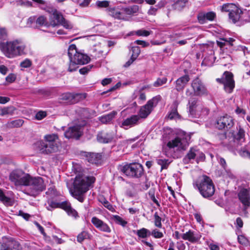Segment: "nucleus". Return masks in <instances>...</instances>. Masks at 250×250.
Instances as JSON below:
<instances>
[{
	"instance_id": "nucleus-1",
	"label": "nucleus",
	"mask_w": 250,
	"mask_h": 250,
	"mask_svg": "<svg viewBox=\"0 0 250 250\" xmlns=\"http://www.w3.org/2000/svg\"><path fill=\"white\" fill-rule=\"evenodd\" d=\"M25 45L21 40L0 43V49L8 58H12L25 53Z\"/></svg>"
},
{
	"instance_id": "nucleus-2",
	"label": "nucleus",
	"mask_w": 250,
	"mask_h": 250,
	"mask_svg": "<svg viewBox=\"0 0 250 250\" xmlns=\"http://www.w3.org/2000/svg\"><path fill=\"white\" fill-rule=\"evenodd\" d=\"M61 143L56 134H48L44 136V142H40L39 148L41 153L49 154L59 151Z\"/></svg>"
},
{
	"instance_id": "nucleus-3",
	"label": "nucleus",
	"mask_w": 250,
	"mask_h": 250,
	"mask_svg": "<svg viewBox=\"0 0 250 250\" xmlns=\"http://www.w3.org/2000/svg\"><path fill=\"white\" fill-rule=\"evenodd\" d=\"M193 186L198 189L201 195L205 198L211 197L215 192V187L212 180L206 175L202 176L194 182Z\"/></svg>"
},
{
	"instance_id": "nucleus-4",
	"label": "nucleus",
	"mask_w": 250,
	"mask_h": 250,
	"mask_svg": "<svg viewBox=\"0 0 250 250\" xmlns=\"http://www.w3.org/2000/svg\"><path fill=\"white\" fill-rule=\"evenodd\" d=\"M26 186L25 193L30 196L35 197L45 188L43 179L41 177H32L30 175Z\"/></svg>"
},
{
	"instance_id": "nucleus-5",
	"label": "nucleus",
	"mask_w": 250,
	"mask_h": 250,
	"mask_svg": "<svg viewBox=\"0 0 250 250\" xmlns=\"http://www.w3.org/2000/svg\"><path fill=\"white\" fill-rule=\"evenodd\" d=\"M119 169L126 176L131 178H139L144 172L143 166L139 163L120 165Z\"/></svg>"
},
{
	"instance_id": "nucleus-6",
	"label": "nucleus",
	"mask_w": 250,
	"mask_h": 250,
	"mask_svg": "<svg viewBox=\"0 0 250 250\" xmlns=\"http://www.w3.org/2000/svg\"><path fill=\"white\" fill-rule=\"evenodd\" d=\"M95 181L93 176H77L73 183V188L70 190L86 192Z\"/></svg>"
},
{
	"instance_id": "nucleus-7",
	"label": "nucleus",
	"mask_w": 250,
	"mask_h": 250,
	"mask_svg": "<svg viewBox=\"0 0 250 250\" xmlns=\"http://www.w3.org/2000/svg\"><path fill=\"white\" fill-rule=\"evenodd\" d=\"M68 55L70 61L78 64H84L90 61V58L86 55L77 51L75 44H71L68 49Z\"/></svg>"
},
{
	"instance_id": "nucleus-8",
	"label": "nucleus",
	"mask_w": 250,
	"mask_h": 250,
	"mask_svg": "<svg viewBox=\"0 0 250 250\" xmlns=\"http://www.w3.org/2000/svg\"><path fill=\"white\" fill-rule=\"evenodd\" d=\"M137 5H133L127 8H122L120 11L115 8L110 10L111 15L115 19L124 21H128L130 17L138 11Z\"/></svg>"
},
{
	"instance_id": "nucleus-9",
	"label": "nucleus",
	"mask_w": 250,
	"mask_h": 250,
	"mask_svg": "<svg viewBox=\"0 0 250 250\" xmlns=\"http://www.w3.org/2000/svg\"><path fill=\"white\" fill-rule=\"evenodd\" d=\"M29 176V174L22 170H16L10 173L9 179L16 186H26Z\"/></svg>"
},
{
	"instance_id": "nucleus-10",
	"label": "nucleus",
	"mask_w": 250,
	"mask_h": 250,
	"mask_svg": "<svg viewBox=\"0 0 250 250\" xmlns=\"http://www.w3.org/2000/svg\"><path fill=\"white\" fill-rule=\"evenodd\" d=\"M233 76V74L231 72L226 71L222 78L216 79L218 82L224 84L225 90L229 93L232 91L235 86Z\"/></svg>"
},
{
	"instance_id": "nucleus-11",
	"label": "nucleus",
	"mask_w": 250,
	"mask_h": 250,
	"mask_svg": "<svg viewBox=\"0 0 250 250\" xmlns=\"http://www.w3.org/2000/svg\"><path fill=\"white\" fill-rule=\"evenodd\" d=\"M158 103L157 98H153L149 100L144 106L141 107L137 115L139 119H146L150 114L153 107L156 105Z\"/></svg>"
},
{
	"instance_id": "nucleus-12",
	"label": "nucleus",
	"mask_w": 250,
	"mask_h": 250,
	"mask_svg": "<svg viewBox=\"0 0 250 250\" xmlns=\"http://www.w3.org/2000/svg\"><path fill=\"white\" fill-rule=\"evenodd\" d=\"M239 200L244 206L243 211L248 214L247 209L250 207V194L249 191L245 188L241 189L238 194Z\"/></svg>"
},
{
	"instance_id": "nucleus-13",
	"label": "nucleus",
	"mask_w": 250,
	"mask_h": 250,
	"mask_svg": "<svg viewBox=\"0 0 250 250\" xmlns=\"http://www.w3.org/2000/svg\"><path fill=\"white\" fill-rule=\"evenodd\" d=\"M188 146V143L186 139L179 137H177L174 139L169 141L167 144V146L169 148H174L177 147L178 150H185Z\"/></svg>"
},
{
	"instance_id": "nucleus-14",
	"label": "nucleus",
	"mask_w": 250,
	"mask_h": 250,
	"mask_svg": "<svg viewBox=\"0 0 250 250\" xmlns=\"http://www.w3.org/2000/svg\"><path fill=\"white\" fill-rule=\"evenodd\" d=\"M83 125H76L70 126L64 132V135L67 138L79 139L82 135L81 128Z\"/></svg>"
},
{
	"instance_id": "nucleus-15",
	"label": "nucleus",
	"mask_w": 250,
	"mask_h": 250,
	"mask_svg": "<svg viewBox=\"0 0 250 250\" xmlns=\"http://www.w3.org/2000/svg\"><path fill=\"white\" fill-rule=\"evenodd\" d=\"M191 86L196 96H202L207 94V90L201 81L198 78L193 80Z\"/></svg>"
},
{
	"instance_id": "nucleus-16",
	"label": "nucleus",
	"mask_w": 250,
	"mask_h": 250,
	"mask_svg": "<svg viewBox=\"0 0 250 250\" xmlns=\"http://www.w3.org/2000/svg\"><path fill=\"white\" fill-rule=\"evenodd\" d=\"M233 125L232 117L228 115L220 117L217 121V127L219 129H230Z\"/></svg>"
},
{
	"instance_id": "nucleus-17",
	"label": "nucleus",
	"mask_w": 250,
	"mask_h": 250,
	"mask_svg": "<svg viewBox=\"0 0 250 250\" xmlns=\"http://www.w3.org/2000/svg\"><path fill=\"white\" fill-rule=\"evenodd\" d=\"M83 97L81 94H75L71 93H65L62 94L60 96V99L63 101H65L66 103L70 104H75Z\"/></svg>"
},
{
	"instance_id": "nucleus-18",
	"label": "nucleus",
	"mask_w": 250,
	"mask_h": 250,
	"mask_svg": "<svg viewBox=\"0 0 250 250\" xmlns=\"http://www.w3.org/2000/svg\"><path fill=\"white\" fill-rule=\"evenodd\" d=\"M91 222L100 231L106 233H110L111 231L110 228L107 224L96 217L92 218Z\"/></svg>"
},
{
	"instance_id": "nucleus-19",
	"label": "nucleus",
	"mask_w": 250,
	"mask_h": 250,
	"mask_svg": "<svg viewBox=\"0 0 250 250\" xmlns=\"http://www.w3.org/2000/svg\"><path fill=\"white\" fill-rule=\"evenodd\" d=\"M64 20V18L62 14L55 9L50 17V26L55 27L60 25Z\"/></svg>"
},
{
	"instance_id": "nucleus-20",
	"label": "nucleus",
	"mask_w": 250,
	"mask_h": 250,
	"mask_svg": "<svg viewBox=\"0 0 250 250\" xmlns=\"http://www.w3.org/2000/svg\"><path fill=\"white\" fill-rule=\"evenodd\" d=\"M190 80L188 75H185L178 78L175 82V88L179 92L182 91Z\"/></svg>"
},
{
	"instance_id": "nucleus-21",
	"label": "nucleus",
	"mask_w": 250,
	"mask_h": 250,
	"mask_svg": "<svg viewBox=\"0 0 250 250\" xmlns=\"http://www.w3.org/2000/svg\"><path fill=\"white\" fill-rule=\"evenodd\" d=\"M216 17L215 12L210 11L208 12H200L197 16V19L200 23L203 24L207 21H212Z\"/></svg>"
},
{
	"instance_id": "nucleus-22",
	"label": "nucleus",
	"mask_w": 250,
	"mask_h": 250,
	"mask_svg": "<svg viewBox=\"0 0 250 250\" xmlns=\"http://www.w3.org/2000/svg\"><path fill=\"white\" fill-rule=\"evenodd\" d=\"M139 121V117L137 115H133L125 120L122 124V126L126 129L128 127L138 125Z\"/></svg>"
},
{
	"instance_id": "nucleus-23",
	"label": "nucleus",
	"mask_w": 250,
	"mask_h": 250,
	"mask_svg": "<svg viewBox=\"0 0 250 250\" xmlns=\"http://www.w3.org/2000/svg\"><path fill=\"white\" fill-rule=\"evenodd\" d=\"M97 140L100 143H108L113 139V135L111 133L101 132L97 135Z\"/></svg>"
},
{
	"instance_id": "nucleus-24",
	"label": "nucleus",
	"mask_w": 250,
	"mask_h": 250,
	"mask_svg": "<svg viewBox=\"0 0 250 250\" xmlns=\"http://www.w3.org/2000/svg\"><path fill=\"white\" fill-rule=\"evenodd\" d=\"M181 238L185 240H188L191 243H194L200 239L199 235L195 234L193 231L189 230L181 235Z\"/></svg>"
},
{
	"instance_id": "nucleus-25",
	"label": "nucleus",
	"mask_w": 250,
	"mask_h": 250,
	"mask_svg": "<svg viewBox=\"0 0 250 250\" xmlns=\"http://www.w3.org/2000/svg\"><path fill=\"white\" fill-rule=\"evenodd\" d=\"M61 208L64 209L69 215L74 218H77L78 216L77 212L71 208L70 203L67 202H62L61 203Z\"/></svg>"
},
{
	"instance_id": "nucleus-26",
	"label": "nucleus",
	"mask_w": 250,
	"mask_h": 250,
	"mask_svg": "<svg viewBox=\"0 0 250 250\" xmlns=\"http://www.w3.org/2000/svg\"><path fill=\"white\" fill-rule=\"evenodd\" d=\"M87 161L91 164H98L101 159V155L99 153H88L86 155Z\"/></svg>"
},
{
	"instance_id": "nucleus-27",
	"label": "nucleus",
	"mask_w": 250,
	"mask_h": 250,
	"mask_svg": "<svg viewBox=\"0 0 250 250\" xmlns=\"http://www.w3.org/2000/svg\"><path fill=\"white\" fill-rule=\"evenodd\" d=\"M6 243L9 250H21L22 249L20 243L13 238L9 239Z\"/></svg>"
},
{
	"instance_id": "nucleus-28",
	"label": "nucleus",
	"mask_w": 250,
	"mask_h": 250,
	"mask_svg": "<svg viewBox=\"0 0 250 250\" xmlns=\"http://www.w3.org/2000/svg\"><path fill=\"white\" fill-rule=\"evenodd\" d=\"M117 114V111H112L106 115L99 117V120L103 124H108L109 123L113 120V119L115 118Z\"/></svg>"
},
{
	"instance_id": "nucleus-29",
	"label": "nucleus",
	"mask_w": 250,
	"mask_h": 250,
	"mask_svg": "<svg viewBox=\"0 0 250 250\" xmlns=\"http://www.w3.org/2000/svg\"><path fill=\"white\" fill-rule=\"evenodd\" d=\"M179 103L177 101H174L172 105V108L170 112L168 115V118L170 119L178 118L179 117V114L177 112V107Z\"/></svg>"
},
{
	"instance_id": "nucleus-30",
	"label": "nucleus",
	"mask_w": 250,
	"mask_h": 250,
	"mask_svg": "<svg viewBox=\"0 0 250 250\" xmlns=\"http://www.w3.org/2000/svg\"><path fill=\"white\" fill-rule=\"evenodd\" d=\"M242 13V11L237 7L236 10L229 14V19L232 21V22L236 23L239 20Z\"/></svg>"
},
{
	"instance_id": "nucleus-31",
	"label": "nucleus",
	"mask_w": 250,
	"mask_h": 250,
	"mask_svg": "<svg viewBox=\"0 0 250 250\" xmlns=\"http://www.w3.org/2000/svg\"><path fill=\"white\" fill-rule=\"evenodd\" d=\"M237 6L233 3H225L220 7L222 12H229V13L237 10Z\"/></svg>"
},
{
	"instance_id": "nucleus-32",
	"label": "nucleus",
	"mask_w": 250,
	"mask_h": 250,
	"mask_svg": "<svg viewBox=\"0 0 250 250\" xmlns=\"http://www.w3.org/2000/svg\"><path fill=\"white\" fill-rule=\"evenodd\" d=\"M196 150L191 148L187 154L184 158L183 161L184 164H188L191 162L192 160H194L196 157Z\"/></svg>"
},
{
	"instance_id": "nucleus-33",
	"label": "nucleus",
	"mask_w": 250,
	"mask_h": 250,
	"mask_svg": "<svg viewBox=\"0 0 250 250\" xmlns=\"http://www.w3.org/2000/svg\"><path fill=\"white\" fill-rule=\"evenodd\" d=\"M44 26L47 27L50 26V23L47 21L46 18L43 16H40L36 21V27Z\"/></svg>"
},
{
	"instance_id": "nucleus-34",
	"label": "nucleus",
	"mask_w": 250,
	"mask_h": 250,
	"mask_svg": "<svg viewBox=\"0 0 250 250\" xmlns=\"http://www.w3.org/2000/svg\"><path fill=\"white\" fill-rule=\"evenodd\" d=\"M24 123L23 120L21 119H17L8 122L6 126L8 128L20 127Z\"/></svg>"
},
{
	"instance_id": "nucleus-35",
	"label": "nucleus",
	"mask_w": 250,
	"mask_h": 250,
	"mask_svg": "<svg viewBox=\"0 0 250 250\" xmlns=\"http://www.w3.org/2000/svg\"><path fill=\"white\" fill-rule=\"evenodd\" d=\"M0 200L6 206H11L13 205V200L5 196L1 189H0Z\"/></svg>"
},
{
	"instance_id": "nucleus-36",
	"label": "nucleus",
	"mask_w": 250,
	"mask_h": 250,
	"mask_svg": "<svg viewBox=\"0 0 250 250\" xmlns=\"http://www.w3.org/2000/svg\"><path fill=\"white\" fill-rule=\"evenodd\" d=\"M15 110L16 108L12 106L0 108V116L12 115L14 114Z\"/></svg>"
},
{
	"instance_id": "nucleus-37",
	"label": "nucleus",
	"mask_w": 250,
	"mask_h": 250,
	"mask_svg": "<svg viewBox=\"0 0 250 250\" xmlns=\"http://www.w3.org/2000/svg\"><path fill=\"white\" fill-rule=\"evenodd\" d=\"M188 1V0H178L173 4V7L175 10L181 11L185 7Z\"/></svg>"
},
{
	"instance_id": "nucleus-38",
	"label": "nucleus",
	"mask_w": 250,
	"mask_h": 250,
	"mask_svg": "<svg viewBox=\"0 0 250 250\" xmlns=\"http://www.w3.org/2000/svg\"><path fill=\"white\" fill-rule=\"evenodd\" d=\"M135 233L140 238H146L150 235V231L146 228L137 230L135 231Z\"/></svg>"
},
{
	"instance_id": "nucleus-39",
	"label": "nucleus",
	"mask_w": 250,
	"mask_h": 250,
	"mask_svg": "<svg viewBox=\"0 0 250 250\" xmlns=\"http://www.w3.org/2000/svg\"><path fill=\"white\" fill-rule=\"evenodd\" d=\"M71 195L74 197L76 199H77L80 202H83L84 200V198L83 196V194L85 192H81L79 191H73L70 190Z\"/></svg>"
},
{
	"instance_id": "nucleus-40",
	"label": "nucleus",
	"mask_w": 250,
	"mask_h": 250,
	"mask_svg": "<svg viewBox=\"0 0 250 250\" xmlns=\"http://www.w3.org/2000/svg\"><path fill=\"white\" fill-rule=\"evenodd\" d=\"M157 163L161 166V170L164 169H167L170 164V162L168 159H156Z\"/></svg>"
},
{
	"instance_id": "nucleus-41",
	"label": "nucleus",
	"mask_w": 250,
	"mask_h": 250,
	"mask_svg": "<svg viewBox=\"0 0 250 250\" xmlns=\"http://www.w3.org/2000/svg\"><path fill=\"white\" fill-rule=\"evenodd\" d=\"M112 218L116 224L123 227H125L127 223V221L118 215H113Z\"/></svg>"
},
{
	"instance_id": "nucleus-42",
	"label": "nucleus",
	"mask_w": 250,
	"mask_h": 250,
	"mask_svg": "<svg viewBox=\"0 0 250 250\" xmlns=\"http://www.w3.org/2000/svg\"><path fill=\"white\" fill-rule=\"evenodd\" d=\"M8 36L7 29L3 27L0 26V43L1 42L5 40Z\"/></svg>"
},
{
	"instance_id": "nucleus-43",
	"label": "nucleus",
	"mask_w": 250,
	"mask_h": 250,
	"mask_svg": "<svg viewBox=\"0 0 250 250\" xmlns=\"http://www.w3.org/2000/svg\"><path fill=\"white\" fill-rule=\"evenodd\" d=\"M197 99L194 97H191L188 101V104L189 107V110L190 112L192 111L194 108L197 105Z\"/></svg>"
},
{
	"instance_id": "nucleus-44",
	"label": "nucleus",
	"mask_w": 250,
	"mask_h": 250,
	"mask_svg": "<svg viewBox=\"0 0 250 250\" xmlns=\"http://www.w3.org/2000/svg\"><path fill=\"white\" fill-rule=\"evenodd\" d=\"M154 225L155 227L158 228H161L162 227V224L161 223L162 218L158 215L157 212H155L154 215Z\"/></svg>"
},
{
	"instance_id": "nucleus-45",
	"label": "nucleus",
	"mask_w": 250,
	"mask_h": 250,
	"mask_svg": "<svg viewBox=\"0 0 250 250\" xmlns=\"http://www.w3.org/2000/svg\"><path fill=\"white\" fill-rule=\"evenodd\" d=\"M88 237V232L85 231H83L77 236V241L79 243H82Z\"/></svg>"
},
{
	"instance_id": "nucleus-46",
	"label": "nucleus",
	"mask_w": 250,
	"mask_h": 250,
	"mask_svg": "<svg viewBox=\"0 0 250 250\" xmlns=\"http://www.w3.org/2000/svg\"><path fill=\"white\" fill-rule=\"evenodd\" d=\"M77 112L80 114V115L85 118H87L89 117V113L86 108H81L77 110Z\"/></svg>"
},
{
	"instance_id": "nucleus-47",
	"label": "nucleus",
	"mask_w": 250,
	"mask_h": 250,
	"mask_svg": "<svg viewBox=\"0 0 250 250\" xmlns=\"http://www.w3.org/2000/svg\"><path fill=\"white\" fill-rule=\"evenodd\" d=\"M150 235L155 238H161L164 236L163 233L157 229H154L150 231Z\"/></svg>"
},
{
	"instance_id": "nucleus-48",
	"label": "nucleus",
	"mask_w": 250,
	"mask_h": 250,
	"mask_svg": "<svg viewBox=\"0 0 250 250\" xmlns=\"http://www.w3.org/2000/svg\"><path fill=\"white\" fill-rule=\"evenodd\" d=\"M61 203H59L54 201L48 202V206L47 207V209L49 210H51L52 208H61Z\"/></svg>"
},
{
	"instance_id": "nucleus-49",
	"label": "nucleus",
	"mask_w": 250,
	"mask_h": 250,
	"mask_svg": "<svg viewBox=\"0 0 250 250\" xmlns=\"http://www.w3.org/2000/svg\"><path fill=\"white\" fill-rule=\"evenodd\" d=\"M245 131L241 128H240L237 134L236 138L237 140L243 142L244 141Z\"/></svg>"
},
{
	"instance_id": "nucleus-50",
	"label": "nucleus",
	"mask_w": 250,
	"mask_h": 250,
	"mask_svg": "<svg viewBox=\"0 0 250 250\" xmlns=\"http://www.w3.org/2000/svg\"><path fill=\"white\" fill-rule=\"evenodd\" d=\"M167 82V79L165 77L163 78L162 79L158 78L156 81L154 83L153 85L155 87H158L162 85L163 84L166 83Z\"/></svg>"
},
{
	"instance_id": "nucleus-51",
	"label": "nucleus",
	"mask_w": 250,
	"mask_h": 250,
	"mask_svg": "<svg viewBox=\"0 0 250 250\" xmlns=\"http://www.w3.org/2000/svg\"><path fill=\"white\" fill-rule=\"evenodd\" d=\"M132 55L131 57H132L134 59H137L138 56L140 53V49L139 47L138 46H134L132 48Z\"/></svg>"
},
{
	"instance_id": "nucleus-52",
	"label": "nucleus",
	"mask_w": 250,
	"mask_h": 250,
	"mask_svg": "<svg viewBox=\"0 0 250 250\" xmlns=\"http://www.w3.org/2000/svg\"><path fill=\"white\" fill-rule=\"evenodd\" d=\"M61 25H62L65 28L67 29H71L73 27L72 24L70 21L66 20L65 19L61 24Z\"/></svg>"
},
{
	"instance_id": "nucleus-53",
	"label": "nucleus",
	"mask_w": 250,
	"mask_h": 250,
	"mask_svg": "<svg viewBox=\"0 0 250 250\" xmlns=\"http://www.w3.org/2000/svg\"><path fill=\"white\" fill-rule=\"evenodd\" d=\"M136 34L140 36L147 37L150 34V32L145 30H139L136 32Z\"/></svg>"
},
{
	"instance_id": "nucleus-54",
	"label": "nucleus",
	"mask_w": 250,
	"mask_h": 250,
	"mask_svg": "<svg viewBox=\"0 0 250 250\" xmlns=\"http://www.w3.org/2000/svg\"><path fill=\"white\" fill-rule=\"evenodd\" d=\"M109 2L107 0L98 1L96 2V5L99 7H107L109 6Z\"/></svg>"
},
{
	"instance_id": "nucleus-55",
	"label": "nucleus",
	"mask_w": 250,
	"mask_h": 250,
	"mask_svg": "<svg viewBox=\"0 0 250 250\" xmlns=\"http://www.w3.org/2000/svg\"><path fill=\"white\" fill-rule=\"evenodd\" d=\"M46 113L45 112L42 111H40L38 112L36 114L35 118H36V119H37L38 120H41L43 118L46 117Z\"/></svg>"
},
{
	"instance_id": "nucleus-56",
	"label": "nucleus",
	"mask_w": 250,
	"mask_h": 250,
	"mask_svg": "<svg viewBox=\"0 0 250 250\" xmlns=\"http://www.w3.org/2000/svg\"><path fill=\"white\" fill-rule=\"evenodd\" d=\"M161 7V6L160 4L156 5L155 7H151L148 12V14L149 15H155L158 9H159Z\"/></svg>"
},
{
	"instance_id": "nucleus-57",
	"label": "nucleus",
	"mask_w": 250,
	"mask_h": 250,
	"mask_svg": "<svg viewBox=\"0 0 250 250\" xmlns=\"http://www.w3.org/2000/svg\"><path fill=\"white\" fill-rule=\"evenodd\" d=\"M20 65L22 67L28 68L31 65V62L28 59H26L21 62Z\"/></svg>"
},
{
	"instance_id": "nucleus-58",
	"label": "nucleus",
	"mask_w": 250,
	"mask_h": 250,
	"mask_svg": "<svg viewBox=\"0 0 250 250\" xmlns=\"http://www.w3.org/2000/svg\"><path fill=\"white\" fill-rule=\"evenodd\" d=\"M78 64L77 63H74L73 62L70 61V64L68 67V71L69 72H73L74 71H76L77 67L76 66V65Z\"/></svg>"
},
{
	"instance_id": "nucleus-59",
	"label": "nucleus",
	"mask_w": 250,
	"mask_h": 250,
	"mask_svg": "<svg viewBox=\"0 0 250 250\" xmlns=\"http://www.w3.org/2000/svg\"><path fill=\"white\" fill-rule=\"evenodd\" d=\"M91 67L90 66H86L85 67H83L82 68H81L79 70V72L81 74H85L88 72H89L91 69Z\"/></svg>"
},
{
	"instance_id": "nucleus-60",
	"label": "nucleus",
	"mask_w": 250,
	"mask_h": 250,
	"mask_svg": "<svg viewBox=\"0 0 250 250\" xmlns=\"http://www.w3.org/2000/svg\"><path fill=\"white\" fill-rule=\"evenodd\" d=\"M15 79H16V77L13 74H10L8 75L6 78V81L7 82L10 83H11L13 82L14 81H15Z\"/></svg>"
},
{
	"instance_id": "nucleus-61",
	"label": "nucleus",
	"mask_w": 250,
	"mask_h": 250,
	"mask_svg": "<svg viewBox=\"0 0 250 250\" xmlns=\"http://www.w3.org/2000/svg\"><path fill=\"white\" fill-rule=\"evenodd\" d=\"M238 240L241 244H246L247 242V239L243 235L238 236Z\"/></svg>"
},
{
	"instance_id": "nucleus-62",
	"label": "nucleus",
	"mask_w": 250,
	"mask_h": 250,
	"mask_svg": "<svg viewBox=\"0 0 250 250\" xmlns=\"http://www.w3.org/2000/svg\"><path fill=\"white\" fill-rule=\"evenodd\" d=\"M210 250H220V248L217 244L210 243L208 245Z\"/></svg>"
},
{
	"instance_id": "nucleus-63",
	"label": "nucleus",
	"mask_w": 250,
	"mask_h": 250,
	"mask_svg": "<svg viewBox=\"0 0 250 250\" xmlns=\"http://www.w3.org/2000/svg\"><path fill=\"white\" fill-rule=\"evenodd\" d=\"M177 248L178 250H184L186 246L182 242H178L177 243Z\"/></svg>"
},
{
	"instance_id": "nucleus-64",
	"label": "nucleus",
	"mask_w": 250,
	"mask_h": 250,
	"mask_svg": "<svg viewBox=\"0 0 250 250\" xmlns=\"http://www.w3.org/2000/svg\"><path fill=\"white\" fill-rule=\"evenodd\" d=\"M237 226L239 228H241L243 226V222L240 217H238L236 220Z\"/></svg>"
}]
</instances>
